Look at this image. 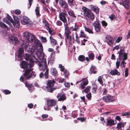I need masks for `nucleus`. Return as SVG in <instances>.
I'll list each match as a JSON object with an SVG mask.
<instances>
[{
  "instance_id": "1",
  "label": "nucleus",
  "mask_w": 130,
  "mask_h": 130,
  "mask_svg": "<svg viewBox=\"0 0 130 130\" xmlns=\"http://www.w3.org/2000/svg\"><path fill=\"white\" fill-rule=\"evenodd\" d=\"M33 65V64H30V63L28 64L24 61H22L20 65V67L23 69L26 68V69L25 71V73L21 76L20 78L21 81L23 82L24 79H29L35 76L36 74L34 72H32L30 73L31 71V68Z\"/></svg>"
},
{
  "instance_id": "2",
  "label": "nucleus",
  "mask_w": 130,
  "mask_h": 130,
  "mask_svg": "<svg viewBox=\"0 0 130 130\" xmlns=\"http://www.w3.org/2000/svg\"><path fill=\"white\" fill-rule=\"evenodd\" d=\"M21 46L25 49V51L30 53L32 56H35L36 48L34 46L30 45L25 40L22 41Z\"/></svg>"
},
{
  "instance_id": "3",
  "label": "nucleus",
  "mask_w": 130,
  "mask_h": 130,
  "mask_svg": "<svg viewBox=\"0 0 130 130\" xmlns=\"http://www.w3.org/2000/svg\"><path fill=\"white\" fill-rule=\"evenodd\" d=\"M14 22L13 21V20L11 17L8 15L7 17L3 19V21L8 24L11 27V23H12L14 27H16L17 28H19V19L16 18H14Z\"/></svg>"
},
{
  "instance_id": "4",
  "label": "nucleus",
  "mask_w": 130,
  "mask_h": 130,
  "mask_svg": "<svg viewBox=\"0 0 130 130\" xmlns=\"http://www.w3.org/2000/svg\"><path fill=\"white\" fill-rule=\"evenodd\" d=\"M127 58V54L124 52V49L121 50L119 55V60L121 61V66L124 67L126 63L124 61Z\"/></svg>"
},
{
  "instance_id": "5",
  "label": "nucleus",
  "mask_w": 130,
  "mask_h": 130,
  "mask_svg": "<svg viewBox=\"0 0 130 130\" xmlns=\"http://www.w3.org/2000/svg\"><path fill=\"white\" fill-rule=\"evenodd\" d=\"M22 36L28 41L30 42H32L36 40L35 36L28 31L24 32L23 33Z\"/></svg>"
},
{
  "instance_id": "6",
  "label": "nucleus",
  "mask_w": 130,
  "mask_h": 130,
  "mask_svg": "<svg viewBox=\"0 0 130 130\" xmlns=\"http://www.w3.org/2000/svg\"><path fill=\"white\" fill-rule=\"evenodd\" d=\"M54 81L53 80H48L47 83V86L46 88L48 92H52L55 90L56 88H53L54 85Z\"/></svg>"
},
{
  "instance_id": "7",
  "label": "nucleus",
  "mask_w": 130,
  "mask_h": 130,
  "mask_svg": "<svg viewBox=\"0 0 130 130\" xmlns=\"http://www.w3.org/2000/svg\"><path fill=\"white\" fill-rule=\"evenodd\" d=\"M41 60L39 59L38 64L40 67V69L44 70L47 68L46 60L44 57L42 58Z\"/></svg>"
},
{
  "instance_id": "8",
  "label": "nucleus",
  "mask_w": 130,
  "mask_h": 130,
  "mask_svg": "<svg viewBox=\"0 0 130 130\" xmlns=\"http://www.w3.org/2000/svg\"><path fill=\"white\" fill-rule=\"evenodd\" d=\"M65 27V34L66 37V41H67V40H68V42H70V41L71 40V37L70 36V34L71 33V32L69 29V26L68 24L64 25Z\"/></svg>"
},
{
  "instance_id": "9",
  "label": "nucleus",
  "mask_w": 130,
  "mask_h": 130,
  "mask_svg": "<svg viewBox=\"0 0 130 130\" xmlns=\"http://www.w3.org/2000/svg\"><path fill=\"white\" fill-rule=\"evenodd\" d=\"M22 24L26 25L28 26H30L32 24V22L31 20L29 19L28 18L26 17H24L23 18V20L21 21Z\"/></svg>"
},
{
  "instance_id": "10",
  "label": "nucleus",
  "mask_w": 130,
  "mask_h": 130,
  "mask_svg": "<svg viewBox=\"0 0 130 130\" xmlns=\"http://www.w3.org/2000/svg\"><path fill=\"white\" fill-rule=\"evenodd\" d=\"M24 58L26 60H29L30 64H33L34 62H37L38 61V60L36 58L35 56L33 57V58H31L30 55L27 54H25Z\"/></svg>"
},
{
  "instance_id": "11",
  "label": "nucleus",
  "mask_w": 130,
  "mask_h": 130,
  "mask_svg": "<svg viewBox=\"0 0 130 130\" xmlns=\"http://www.w3.org/2000/svg\"><path fill=\"white\" fill-rule=\"evenodd\" d=\"M66 16V13L61 12L59 14V17L60 19L63 23L64 25L67 24Z\"/></svg>"
},
{
  "instance_id": "12",
  "label": "nucleus",
  "mask_w": 130,
  "mask_h": 130,
  "mask_svg": "<svg viewBox=\"0 0 130 130\" xmlns=\"http://www.w3.org/2000/svg\"><path fill=\"white\" fill-rule=\"evenodd\" d=\"M34 41L35 44L37 45L36 51L43 52V49L42 46L41 44L39 43V40H36Z\"/></svg>"
},
{
  "instance_id": "13",
  "label": "nucleus",
  "mask_w": 130,
  "mask_h": 130,
  "mask_svg": "<svg viewBox=\"0 0 130 130\" xmlns=\"http://www.w3.org/2000/svg\"><path fill=\"white\" fill-rule=\"evenodd\" d=\"M47 106L48 107H52L56 104V101L53 99L47 100Z\"/></svg>"
},
{
  "instance_id": "14",
  "label": "nucleus",
  "mask_w": 130,
  "mask_h": 130,
  "mask_svg": "<svg viewBox=\"0 0 130 130\" xmlns=\"http://www.w3.org/2000/svg\"><path fill=\"white\" fill-rule=\"evenodd\" d=\"M35 56L36 55L37 57L41 60L43 57H44V54L43 52L40 51H35Z\"/></svg>"
},
{
  "instance_id": "15",
  "label": "nucleus",
  "mask_w": 130,
  "mask_h": 130,
  "mask_svg": "<svg viewBox=\"0 0 130 130\" xmlns=\"http://www.w3.org/2000/svg\"><path fill=\"white\" fill-rule=\"evenodd\" d=\"M106 41L108 44L111 45L113 42V39L109 35H107L106 37Z\"/></svg>"
},
{
  "instance_id": "16",
  "label": "nucleus",
  "mask_w": 130,
  "mask_h": 130,
  "mask_svg": "<svg viewBox=\"0 0 130 130\" xmlns=\"http://www.w3.org/2000/svg\"><path fill=\"white\" fill-rule=\"evenodd\" d=\"M23 48H20L19 50V54L18 56V61H21L22 59V57L23 55Z\"/></svg>"
},
{
  "instance_id": "17",
  "label": "nucleus",
  "mask_w": 130,
  "mask_h": 130,
  "mask_svg": "<svg viewBox=\"0 0 130 130\" xmlns=\"http://www.w3.org/2000/svg\"><path fill=\"white\" fill-rule=\"evenodd\" d=\"M103 99V100L106 102H110L114 100L113 97L110 95L104 96Z\"/></svg>"
},
{
  "instance_id": "18",
  "label": "nucleus",
  "mask_w": 130,
  "mask_h": 130,
  "mask_svg": "<svg viewBox=\"0 0 130 130\" xmlns=\"http://www.w3.org/2000/svg\"><path fill=\"white\" fill-rule=\"evenodd\" d=\"M9 41L11 43L14 44L18 43V39L16 37L14 36H12L9 38Z\"/></svg>"
},
{
  "instance_id": "19",
  "label": "nucleus",
  "mask_w": 130,
  "mask_h": 130,
  "mask_svg": "<svg viewBox=\"0 0 130 130\" xmlns=\"http://www.w3.org/2000/svg\"><path fill=\"white\" fill-rule=\"evenodd\" d=\"M122 3V5L126 9H128L130 7V0L129 1L125 0Z\"/></svg>"
},
{
  "instance_id": "20",
  "label": "nucleus",
  "mask_w": 130,
  "mask_h": 130,
  "mask_svg": "<svg viewBox=\"0 0 130 130\" xmlns=\"http://www.w3.org/2000/svg\"><path fill=\"white\" fill-rule=\"evenodd\" d=\"M89 6L91 10L93 11L96 14L99 13V9L97 7L92 5H90Z\"/></svg>"
},
{
  "instance_id": "21",
  "label": "nucleus",
  "mask_w": 130,
  "mask_h": 130,
  "mask_svg": "<svg viewBox=\"0 0 130 130\" xmlns=\"http://www.w3.org/2000/svg\"><path fill=\"white\" fill-rule=\"evenodd\" d=\"M57 98L58 99V101H63L66 99V96L63 94H60L57 95Z\"/></svg>"
},
{
  "instance_id": "22",
  "label": "nucleus",
  "mask_w": 130,
  "mask_h": 130,
  "mask_svg": "<svg viewBox=\"0 0 130 130\" xmlns=\"http://www.w3.org/2000/svg\"><path fill=\"white\" fill-rule=\"evenodd\" d=\"M85 15L87 16L89 19L92 20L94 19V16L93 14L91 11L89 12Z\"/></svg>"
},
{
  "instance_id": "23",
  "label": "nucleus",
  "mask_w": 130,
  "mask_h": 130,
  "mask_svg": "<svg viewBox=\"0 0 130 130\" xmlns=\"http://www.w3.org/2000/svg\"><path fill=\"white\" fill-rule=\"evenodd\" d=\"M59 4L60 6L63 8H66L67 7V4L63 0H59Z\"/></svg>"
},
{
  "instance_id": "24",
  "label": "nucleus",
  "mask_w": 130,
  "mask_h": 130,
  "mask_svg": "<svg viewBox=\"0 0 130 130\" xmlns=\"http://www.w3.org/2000/svg\"><path fill=\"white\" fill-rule=\"evenodd\" d=\"M88 83V80L86 79H85V80L82 83L80 84V87L82 89H84L85 86L87 85Z\"/></svg>"
},
{
  "instance_id": "25",
  "label": "nucleus",
  "mask_w": 130,
  "mask_h": 130,
  "mask_svg": "<svg viewBox=\"0 0 130 130\" xmlns=\"http://www.w3.org/2000/svg\"><path fill=\"white\" fill-rule=\"evenodd\" d=\"M110 73L113 75H119L120 74V73L116 69L111 70Z\"/></svg>"
},
{
  "instance_id": "26",
  "label": "nucleus",
  "mask_w": 130,
  "mask_h": 130,
  "mask_svg": "<svg viewBox=\"0 0 130 130\" xmlns=\"http://www.w3.org/2000/svg\"><path fill=\"white\" fill-rule=\"evenodd\" d=\"M25 85L28 88L30 91L32 92L34 90V89L32 84H29L26 82L25 83Z\"/></svg>"
},
{
  "instance_id": "27",
  "label": "nucleus",
  "mask_w": 130,
  "mask_h": 130,
  "mask_svg": "<svg viewBox=\"0 0 130 130\" xmlns=\"http://www.w3.org/2000/svg\"><path fill=\"white\" fill-rule=\"evenodd\" d=\"M115 124L114 121L113 120L111 119L107 120L106 124L107 126H110L114 125Z\"/></svg>"
},
{
  "instance_id": "28",
  "label": "nucleus",
  "mask_w": 130,
  "mask_h": 130,
  "mask_svg": "<svg viewBox=\"0 0 130 130\" xmlns=\"http://www.w3.org/2000/svg\"><path fill=\"white\" fill-rule=\"evenodd\" d=\"M43 22L44 25L45 26L46 28L48 29V31L49 33L50 34H51V31L49 27V25L48 24L47 21L45 20H44L43 21Z\"/></svg>"
},
{
  "instance_id": "29",
  "label": "nucleus",
  "mask_w": 130,
  "mask_h": 130,
  "mask_svg": "<svg viewBox=\"0 0 130 130\" xmlns=\"http://www.w3.org/2000/svg\"><path fill=\"white\" fill-rule=\"evenodd\" d=\"M51 44L53 45H55L56 44V41L53 39V38L50 36V37Z\"/></svg>"
},
{
  "instance_id": "30",
  "label": "nucleus",
  "mask_w": 130,
  "mask_h": 130,
  "mask_svg": "<svg viewBox=\"0 0 130 130\" xmlns=\"http://www.w3.org/2000/svg\"><path fill=\"white\" fill-rule=\"evenodd\" d=\"M79 28L77 24L75 23V25L74 27L72 26L70 28V29L72 31H76Z\"/></svg>"
},
{
  "instance_id": "31",
  "label": "nucleus",
  "mask_w": 130,
  "mask_h": 130,
  "mask_svg": "<svg viewBox=\"0 0 130 130\" xmlns=\"http://www.w3.org/2000/svg\"><path fill=\"white\" fill-rule=\"evenodd\" d=\"M39 7H37L35 10V13L37 17H40V15L39 12Z\"/></svg>"
},
{
  "instance_id": "32",
  "label": "nucleus",
  "mask_w": 130,
  "mask_h": 130,
  "mask_svg": "<svg viewBox=\"0 0 130 130\" xmlns=\"http://www.w3.org/2000/svg\"><path fill=\"white\" fill-rule=\"evenodd\" d=\"M124 125L123 123L120 122L118 123L117 127L118 130H119L121 129L122 127H124Z\"/></svg>"
},
{
  "instance_id": "33",
  "label": "nucleus",
  "mask_w": 130,
  "mask_h": 130,
  "mask_svg": "<svg viewBox=\"0 0 130 130\" xmlns=\"http://www.w3.org/2000/svg\"><path fill=\"white\" fill-rule=\"evenodd\" d=\"M97 87L96 85L95 84L93 85V87L92 89V92L93 93H95L96 92V90H97Z\"/></svg>"
},
{
  "instance_id": "34",
  "label": "nucleus",
  "mask_w": 130,
  "mask_h": 130,
  "mask_svg": "<svg viewBox=\"0 0 130 130\" xmlns=\"http://www.w3.org/2000/svg\"><path fill=\"white\" fill-rule=\"evenodd\" d=\"M69 4L71 7H73L74 5V0H68Z\"/></svg>"
},
{
  "instance_id": "35",
  "label": "nucleus",
  "mask_w": 130,
  "mask_h": 130,
  "mask_svg": "<svg viewBox=\"0 0 130 130\" xmlns=\"http://www.w3.org/2000/svg\"><path fill=\"white\" fill-rule=\"evenodd\" d=\"M82 9L84 11L85 15L90 11L89 9L85 7H83Z\"/></svg>"
},
{
  "instance_id": "36",
  "label": "nucleus",
  "mask_w": 130,
  "mask_h": 130,
  "mask_svg": "<svg viewBox=\"0 0 130 130\" xmlns=\"http://www.w3.org/2000/svg\"><path fill=\"white\" fill-rule=\"evenodd\" d=\"M51 71L52 74L54 75H55L57 73L56 70L55 68H52L51 70Z\"/></svg>"
},
{
  "instance_id": "37",
  "label": "nucleus",
  "mask_w": 130,
  "mask_h": 130,
  "mask_svg": "<svg viewBox=\"0 0 130 130\" xmlns=\"http://www.w3.org/2000/svg\"><path fill=\"white\" fill-rule=\"evenodd\" d=\"M68 13L69 14L73 17H76L75 16L74 12L72 10H70L68 12Z\"/></svg>"
},
{
  "instance_id": "38",
  "label": "nucleus",
  "mask_w": 130,
  "mask_h": 130,
  "mask_svg": "<svg viewBox=\"0 0 130 130\" xmlns=\"http://www.w3.org/2000/svg\"><path fill=\"white\" fill-rule=\"evenodd\" d=\"M85 31L88 32L89 33L92 34H93V32L92 31V30L91 29L87 28L85 27Z\"/></svg>"
},
{
  "instance_id": "39",
  "label": "nucleus",
  "mask_w": 130,
  "mask_h": 130,
  "mask_svg": "<svg viewBox=\"0 0 130 130\" xmlns=\"http://www.w3.org/2000/svg\"><path fill=\"white\" fill-rule=\"evenodd\" d=\"M0 26L4 28H6L7 30H8V28L7 27L6 25L2 22H0Z\"/></svg>"
},
{
  "instance_id": "40",
  "label": "nucleus",
  "mask_w": 130,
  "mask_h": 130,
  "mask_svg": "<svg viewBox=\"0 0 130 130\" xmlns=\"http://www.w3.org/2000/svg\"><path fill=\"white\" fill-rule=\"evenodd\" d=\"M90 86H87L86 89L83 91H82V93H83V91H84L85 93H88L90 91Z\"/></svg>"
},
{
  "instance_id": "41",
  "label": "nucleus",
  "mask_w": 130,
  "mask_h": 130,
  "mask_svg": "<svg viewBox=\"0 0 130 130\" xmlns=\"http://www.w3.org/2000/svg\"><path fill=\"white\" fill-rule=\"evenodd\" d=\"M95 30L96 32H99L100 31L101 26L100 25L94 27Z\"/></svg>"
},
{
  "instance_id": "42",
  "label": "nucleus",
  "mask_w": 130,
  "mask_h": 130,
  "mask_svg": "<svg viewBox=\"0 0 130 130\" xmlns=\"http://www.w3.org/2000/svg\"><path fill=\"white\" fill-rule=\"evenodd\" d=\"M88 56L90 59H91V60H93L94 59V55L93 54L91 53L89 54Z\"/></svg>"
},
{
  "instance_id": "43",
  "label": "nucleus",
  "mask_w": 130,
  "mask_h": 130,
  "mask_svg": "<svg viewBox=\"0 0 130 130\" xmlns=\"http://www.w3.org/2000/svg\"><path fill=\"white\" fill-rule=\"evenodd\" d=\"M1 34L3 36H6L7 34V32L6 31L4 30H2L1 31Z\"/></svg>"
},
{
  "instance_id": "44",
  "label": "nucleus",
  "mask_w": 130,
  "mask_h": 130,
  "mask_svg": "<svg viewBox=\"0 0 130 130\" xmlns=\"http://www.w3.org/2000/svg\"><path fill=\"white\" fill-rule=\"evenodd\" d=\"M64 77H65L67 78L69 75V72L66 70H65L64 71Z\"/></svg>"
},
{
  "instance_id": "45",
  "label": "nucleus",
  "mask_w": 130,
  "mask_h": 130,
  "mask_svg": "<svg viewBox=\"0 0 130 130\" xmlns=\"http://www.w3.org/2000/svg\"><path fill=\"white\" fill-rule=\"evenodd\" d=\"M80 37H86V35L85 34L84 32L82 30H81L80 32Z\"/></svg>"
},
{
  "instance_id": "46",
  "label": "nucleus",
  "mask_w": 130,
  "mask_h": 130,
  "mask_svg": "<svg viewBox=\"0 0 130 130\" xmlns=\"http://www.w3.org/2000/svg\"><path fill=\"white\" fill-rule=\"evenodd\" d=\"M93 25L94 27L98 26L100 25L99 21L98 20H96V21H95L93 23Z\"/></svg>"
},
{
  "instance_id": "47",
  "label": "nucleus",
  "mask_w": 130,
  "mask_h": 130,
  "mask_svg": "<svg viewBox=\"0 0 130 130\" xmlns=\"http://www.w3.org/2000/svg\"><path fill=\"white\" fill-rule=\"evenodd\" d=\"M122 115L123 116L130 115V112H126L122 113Z\"/></svg>"
},
{
  "instance_id": "48",
  "label": "nucleus",
  "mask_w": 130,
  "mask_h": 130,
  "mask_svg": "<svg viewBox=\"0 0 130 130\" xmlns=\"http://www.w3.org/2000/svg\"><path fill=\"white\" fill-rule=\"evenodd\" d=\"M48 70L47 69L44 73L45 77L46 78H47L48 77Z\"/></svg>"
},
{
  "instance_id": "49",
  "label": "nucleus",
  "mask_w": 130,
  "mask_h": 130,
  "mask_svg": "<svg viewBox=\"0 0 130 130\" xmlns=\"http://www.w3.org/2000/svg\"><path fill=\"white\" fill-rule=\"evenodd\" d=\"M117 60L118 61L116 62V68H118L119 67L120 63V61H121L119 60H118V59H117Z\"/></svg>"
},
{
  "instance_id": "50",
  "label": "nucleus",
  "mask_w": 130,
  "mask_h": 130,
  "mask_svg": "<svg viewBox=\"0 0 130 130\" xmlns=\"http://www.w3.org/2000/svg\"><path fill=\"white\" fill-rule=\"evenodd\" d=\"M98 80L101 84H103V82L102 81V77L101 76H99L98 77Z\"/></svg>"
},
{
  "instance_id": "51",
  "label": "nucleus",
  "mask_w": 130,
  "mask_h": 130,
  "mask_svg": "<svg viewBox=\"0 0 130 130\" xmlns=\"http://www.w3.org/2000/svg\"><path fill=\"white\" fill-rule=\"evenodd\" d=\"M84 57L83 55H80L78 57L79 60L81 61H83L84 59Z\"/></svg>"
},
{
  "instance_id": "52",
  "label": "nucleus",
  "mask_w": 130,
  "mask_h": 130,
  "mask_svg": "<svg viewBox=\"0 0 130 130\" xmlns=\"http://www.w3.org/2000/svg\"><path fill=\"white\" fill-rule=\"evenodd\" d=\"M75 34L76 35V42L77 43H78V44H79L80 43V41L79 40V39L78 38L77 35V33H76V32H75Z\"/></svg>"
},
{
  "instance_id": "53",
  "label": "nucleus",
  "mask_w": 130,
  "mask_h": 130,
  "mask_svg": "<svg viewBox=\"0 0 130 130\" xmlns=\"http://www.w3.org/2000/svg\"><path fill=\"white\" fill-rule=\"evenodd\" d=\"M62 22L60 21H58L56 22V24L57 25L59 26H61L62 25Z\"/></svg>"
},
{
  "instance_id": "54",
  "label": "nucleus",
  "mask_w": 130,
  "mask_h": 130,
  "mask_svg": "<svg viewBox=\"0 0 130 130\" xmlns=\"http://www.w3.org/2000/svg\"><path fill=\"white\" fill-rule=\"evenodd\" d=\"M41 41L43 42H45L46 41V38H45L43 37H41Z\"/></svg>"
},
{
  "instance_id": "55",
  "label": "nucleus",
  "mask_w": 130,
  "mask_h": 130,
  "mask_svg": "<svg viewBox=\"0 0 130 130\" xmlns=\"http://www.w3.org/2000/svg\"><path fill=\"white\" fill-rule=\"evenodd\" d=\"M102 25L103 26H106L107 25V23L105 21H102L101 22Z\"/></svg>"
},
{
  "instance_id": "56",
  "label": "nucleus",
  "mask_w": 130,
  "mask_h": 130,
  "mask_svg": "<svg viewBox=\"0 0 130 130\" xmlns=\"http://www.w3.org/2000/svg\"><path fill=\"white\" fill-rule=\"evenodd\" d=\"M3 92L6 94H9L11 93L10 91L8 90H5L3 91Z\"/></svg>"
},
{
  "instance_id": "57",
  "label": "nucleus",
  "mask_w": 130,
  "mask_h": 130,
  "mask_svg": "<svg viewBox=\"0 0 130 130\" xmlns=\"http://www.w3.org/2000/svg\"><path fill=\"white\" fill-rule=\"evenodd\" d=\"M59 66L61 71H63L64 70V66H63L61 64H60Z\"/></svg>"
},
{
  "instance_id": "58",
  "label": "nucleus",
  "mask_w": 130,
  "mask_h": 130,
  "mask_svg": "<svg viewBox=\"0 0 130 130\" xmlns=\"http://www.w3.org/2000/svg\"><path fill=\"white\" fill-rule=\"evenodd\" d=\"M103 95H106L107 94V91L106 88H104L103 90Z\"/></svg>"
},
{
  "instance_id": "59",
  "label": "nucleus",
  "mask_w": 130,
  "mask_h": 130,
  "mask_svg": "<svg viewBox=\"0 0 130 130\" xmlns=\"http://www.w3.org/2000/svg\"><path fill=\"white\" fill-rule=\"evenodd\" d=\"M86 96L88 99H90L91 97V94L90 93L86 95Z\"/></svg>"
},
{
  "instance_id": "60",
  "label": "nucleus",
  "mask_w": 130,
  "mask_h": 130,
  "mask_svg": "<svg viewBox=\"0 0 130 130\" xmlns=\"http://www.w3.org/2000/svg\"><path fill=\"white\" fill-rule=\"evenodd\" d=\"M115 17V16L114 15H111L109 17V18L111 20H113L114 19V18Z\"/></svg>"
},
{
  "instance_id": "61",
  "label": "nucleus",
  "mask_w": 130,
  "mask_h": 130,
  "mask_svg": "<svg viewBox=\"0 0 130 130\" xmlns=\"http://www.w3.org/2000/svg\"><path fill=\"white\" fill-rule=\"evenodd\" d=\"M21 12V11L18 9H16L15 11V13L18 14H20Z\"/></svg>"
},
{
  "instance_id": "62",
  "label": "nucleus",
  "mask_w": 130,
  "mask_h": 130,
  "mask_svg": "<svg viewBox=\"0 0 130 130\" xmlns=\"http://www.w3.org/2000/svg\"><path fill=\"white\" fill-rule=\"evenodd\" d=\"M64 85L65 87H69L70 86V83L67 82L65 83L64 84Z\"/></svg>"
},
{
  "instance_id": "63",
  "label": "nucleus",
  "mask_w": 130,
  "mask_h": 130,
  "mask_svg": "<svg viewBox=\"0 0 130 130\" xmlns=\"http://www.w3.org/2000/svg\"><path fill=\"white\" fill-rule=\"evenodd\" d=\"M95 69V67L93 66H91V68H90V70L91 72V73H92V72L93 70Z\"/></svg>"
},
{
  "instance_id": "64",
  "label": "nucleus",
  "mask_w": 130,
  "mask_h": 130,
  "mask_svg": "<svg viewBox=\"0 0 130 130\" xmlns=\"http://www.w3.org/2000/svg\"><path fill=\"white\" fill-rule=\"evenodd\" d=\"M48 116V115L47 114H43L42 115V118L43 119H45L47 118Z\"/></svg>"
}]
</instances>
